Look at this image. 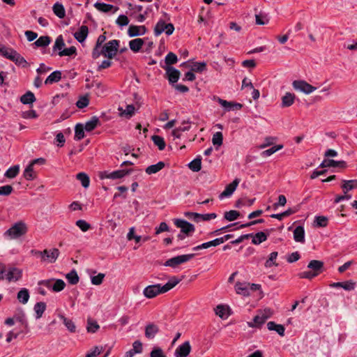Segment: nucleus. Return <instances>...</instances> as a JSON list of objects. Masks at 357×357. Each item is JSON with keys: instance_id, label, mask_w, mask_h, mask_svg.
<instances>
[{"instance_id": "obj_3", "label": "nucleus", "mask_w": 357, "mask_h": 357, "mask_svg": "<svg viewBox=\"0 0 357 357\" xmlns=\"http://www.w3.org/2000/svg\"><path fill=\"white\" fill-rule=\"evenodd\" d=\"M119 40H112L107 42L102 47V53L105 57L108 58L109 59H112L117 53L118 49L119 47Z\"/></svg>"}, {"instance_id": "obj_17", "label": "nucleus", "mask_w": 357, "mask_h": 357, "mask_svg": "<svg viewBox=\"0 0 357 357\" xmlns=\"http://www.w3.org/2000/svg\"><path fill=\"white\" fill-rule=\"evenodd\" d=\"M331 167H339L341 168H344L346 167V162L343 160L335 161L333 160L324 159L319 166V167H321V168Z\"/></svg>"}, {"instance_id": "obj_36", "label": "nucleus", "mask_w": 357, "mask_h": 357, "mask_svg": "<svg viewBox=\"0 0 357 357\" xmlns=\"http://www.w3.org/2000/svg\"><path fill=\"white\" fill-rule=\"evenodd\" d=\"M51 43V38L48 36H43L39 37L34 43L33 45L37 47H45Z\"/></svg>"}, {"instance_id": "obj_51", "label": "nucleus", "mask_w": 357, "mask_h": 357, "mask_svg": "<svg viewBox=\"0 0 357 357\" xmlns=\"http://www.w3.org/2000/svg\"><path fill=\"white\" fill-rule=\"evenodd\" d=\"M84 130L83 124L77 123L75 128V139L80 140L84 138Z\"/></svg>"}, {"instance_id": "obj_9", "label": "nucleus", "mask_w": 357, "mask_h": 357, "mask_svg": "<svg viewBox=\"0 0 357 357\" xmlns=\"http://www.w3.org/2000/svg\"><path fill=\"white\" fill-rule=\"evenodd\" d=\"M165 293L163 287L160 284L149 285L144 289L143 294L148 298H153L156 296Z\"/></svg>"}, {"instance_id": "obj_18", "label": "nucleus", "mask_w": 357, "mask_h": 357, "mask_svg": "<svg viewBox=\"0 0 357 357\" xmlns=\"http://www.w3.org/2000/svg\"><path fill=\"white\" fill-rule=\"evenodd\" d=\"M89 33V28L86 25H82L79 27V30L74 33L73 36L75 38L79 43H83L85 41Z\"/></svg>"}, {"instance_id": "obj_48", "label": "nucleus", "mask_w": 357, "mask_h": 357, "mask_svg": "<svg viewBox=\"0 0 357 357\" xmlns=\"http://www.w3.org/2000/svg\"><path fill=\"white\" fill-rule=\"evenodd\" d=\"M26 332H21L20 329L15 328L8 333L6 335V342H10L13 339L17 338L21 334H26Z\"/></svg>"}, {"instance_id": "obj_7", "label": "nucleus", "mask_w": 357, "mask_h": 357, "mask_svg": "<svg viewBox=\"0 0 357 357\" xmlns=\"http://www.w3.org/2000/svg\"><path fill=\"white\" fill-rule=\"evenodd\" d=\"M184 215L188 219H190L196 222H199L200 221H208L212 219H215L217 217V214L215 213L201 214L190 211L185 212Z\"/></svg>"}, {"instance_id": "obj_59", "label": "nucleus", "mask_w": 357, "mask_h": 357, "mask_svg": "<svg viewBox=\"0 0 357 357\" xmlns=\"http://www.w3.org/2000/svg\"><path fill=\"white\" fill-rule=\"evenodd\" d=\"M15 52V50L12 48H8L5 46L0 47V54L10 60L13 55V52Z\"/></svg>"}, {"instance_id": "obj_55", "label": "nucleus", "mask_w": 357, "mask_h": 357, "mask_svg": "<svg viewBox=\"0 0 357 357\" xmlns=\"http://www.w3.org/2000/svg\"><path fill=\"white\" fill-rule=\"evenodd\" d=\"M180 280L176 277H172L165 284L162 285L163 290L165 293L174 288L177 284H178Z\"/></svg>"}, {"instance_id": "obj_31", "label": "nucleus", "mask_w": 357, "mask_h": 357, "mask_svg": "<svg viewBox=\"0 0 357 357\" xmlns=\"http://www.w3.org/2000/svg\"><path fill=\"white\" fill-rule=\"evenodd\" d=\"M144 45L142 38H135L129 42L130 49L134 52H138Z\"/></svg>"}, {"instance_id": "obj_32", "label": "nucleus", "mask_w": 357, "mask_h": 357, "mask_svg": "<svg viewBox=\"0 0 357 357\" xmlns=\"http://www.w3.org/2000/svg\"><path fill=\"white\" fill-rule=\"evenodd\" d=\"M23 176L26 181H33L36 176L33 171V165L30 162L23 172Z\"/></svg>"}, {"instance_id": "obj_24", "label": "nucleus", "mask_w": 357, "mask_h": 357, "mask_svg": "<svg viewBox=\"0 0 357 357\" xmlns=\"http://www.w3.org/2000/svg\"><path fill=\"white\" fill-rule=\"evenodd\" d=\"M294 239L296 242L303 243L305 242V229L301 225L297 226L293 231Z\"/></svg>"}, {"instance_id": "obj_46", "label": "nucleus", "mask_w": 357, "mask_h": 357, "mask_svg": "<svg viewBox=\"0 0 357 357\" xmlns=\"http://www.w3.org/2000/svg\"><path fill=\"white\" fill-rule=\"evenodd\" d=\"M178 61L177 56L173 52H169L165 58V64L163 66H172Z\"/></svg>"}, {"instance_id": "obj_57", "label": "nucleus", "mask_w": 357, "mask_h": 357, "mask_svg": "<svg viewBox=\"0 0 357 357\" xmlns=\"http://www.w3.org/2000/svg\"><path fill=\"white\" fill-rule=\"evenodd\" d=\"M152 140L154 144L157 146L160 150H163L165 149L166 144L163 137L159 135H153L152 136Z\"/></svg>"}, {"instance_id": "obj_23", "label": "nucleus", "mask_w": 357, "mask_h": 357, "mask_svg": "<svg viewBox=\"0 0 357 357\" xmlns=\"http://www.w3.org/2000/svg\"><path fill=\"white\" fill-rule=\"evenodd\" d=\"M307 268L318 275L324 270V262L319 260H312L309 262Z\"/></svg>"}, {"instance_id": "obj_47", "label": "nucleus", "mask_w": 357, "mask_h": 357, "mask_svg": "<svg viewBox=\"0 0 357 357\" xmlns=\"http://www.w3.org/2000/svg\"><path fill=\"white\" fill-rule=\"evenodd\" d=\"M66 279L68 280V282L70 284H77L79 282V276L77 275V271L75 269H73L70 271L66 275Z\"/></svg>"}, {"instance_id": "obj_42", "label": "nucleus", "mask_w": 357, "mask_h": 357, "mask_svg": "<svg viewBox=\"0 0 357 357\" xmlns=\"http://www.w3.org/2000/svg\"><path fill=\"white\" fill-rule=\"evenodd\" d=\"M256 24L259 25H264L268 23L269 17L264 12H260L255 15Z\"/></svg>"}, {"instance_id": "obj_10", "label": "nucleus", "mask_w": 357, "mask_h": 357, "mask_svg": "<svg viewBox=\"0 0 357 357\" xmlns=\"http://www.w3.org/2000/svg\"><path fill=\"white\" fill-rule=\"evenodd\" d=\"M292 85L295 90L301 91L305 94H310L316 90V87L304 80H295L293 82Z\"/></svg>"}, {"instance_id": "obj_28", "label": "nucleus", "mask_w": 357, "mask_h": 357, "mask_svg": "<svg viewBox=\"0 0 357 357\" xmlns=\"http://www.w3.org/2000/svg\"><path fill=\"white\" fill-rule=\"evenodd\" d=\"M165 165L164 162L160 161L156 164L149 165L145 169V172L147 174L151 175L153 174H155L162 169L165 167Z\"/></svg>"}, {"instance_id": "obj_16", "label": "nucleus", "mask_w": 357, "mask_h": 357, "mask_svg": "<svg viewBox=\"0 0 357 357\" xmlns=\"http://www.w3.org/2000/svg\"><path fill=\"white\" fill-rule=\"evenodd\" d=\"M146 32V28L144 26L130 25L128 30V35L132 38L139 36H143Z\"/></svg>"}, {"instance_id": "obj_61", "label": "nucleus", "mask_w": 357, "mask_h": 357, "mask_svg": "<svg viewBox=\"0 0 357 357\" xmlns=\"http://www.w3.org/2000/svg\"><path fill=\"white\" fill-rule=\"evenodd\" d=\"M75 225L84 232L87 231L91 227V225L84 220H77Z\"/></svg>"}, {"instance_id": "obj_5", "label": "nucleus", "mask_w": 357, "mask_h": 357, "mask_svg": "<svg viewBox=\"0 0 357 357\" xmlns=\"http://www.w3.org/2000/svg\"><path fill=\"white\" fill-rule=\"evenodd\" d=\"M233 236H234L233 234H226L222 237L215 238L212 241H208L206 243H203L197 246H195V247L192 248V250L197 251V250H199L202 249H207L212 246H213V247L218 246V245L223 243L226 241H228L229 239L233 238Z\"/></svg>"}, {"instance_id": "obj_30", "label": "nucleus", "mask_w": 357, "mask_h": 357, "mask_svg": "<svg viewBox=\"0 0 357 357\" xmlns=\"http://www.w3.org/2000/svg\"><path fill=\"white\" fill-rule=\"evenodd\" d=\"M343 184L342 185V188L344 192L346 194L349 190H351L357 188V180H343Z\"/></svg>"}, {"instance_id": "obj_27", "label": "nucleus", "mask_w": 357, "mask_h": 357, "mask_svg": "<svg viewBox=\"0 0 357 357\" xmlns=\"http://www.w3.org/2000/svg\"><path fill=\"white\" fill-rule=\"evenodd\" d=\"M61 79V72L55 70L52 72L45 80V84H52L59 82Z\"/></svg>"}, {"instance_id": "obj_6", "label": "nucleus", "mask_w": 357, "mask_h": 357, "mask_svg": "<svg viewBox=\"0 0 357 357\" xmlns=\"http://www.w3.org/2000/svg\"><path fill=\"white\" fill-rule=\"evenodd\" d=\"M174 224L176 227L180 228L181 232L187 236H192L195 231V225L183 219H174Z\"/></svg>"}, {"instance_id": "obj_1", "label": "nucleus", "mask_w": 357, "mask_h": 357, "mask_svg": "<svg viewBox=\"0 0 357 357\" xmlns=\"http://www.w3.org/2000/svg\"><path fill=\"white\" fill-rule=\"evenodd\" d=\"M27 231V227L26 224L22 221L15 222L10 228L6 230L3 236L6 238H10V239L17 238Z\"/></svg>"}, {"instance_id": "obj_41", "label": "nucleus", "mask_w": 357, "mask_h": 357, "mask_svg": "<svg viewBox=\"0 0 357 357\" xmlns=\"http://www.w3.org/2000/svg\"><path fill=\"white\" fill-rule=\"evenodd\" d=\"M202 158H195L188 164V167L195 172H199L202 168Z\"/></svg>"}, {"instance_id": "obj_45", "label": "nucleus", "mask_w": 357, "mask_h": 357, "mask_svg": "<svg viewBox=\"0 0 357 357\" xmlns=\"http://www.w3.org/2000/svg\"><path fill=\"white\" fill-rule=\"evenodd\" d=\"M77 179L81 182L82 185L84 188H87L90 184V178L89 176L85 174L84 172H79L76 176Z\"/></svg>"}, {"instance_id": "obj_43", "label": "nucleus", "mask_w": 357, "mask_h": 357, "mask_svg": "<svg viewBox=\"0 0 357 357\" xmlns=\"http://www.w3.org/2000/svg\"><path fill=\"white\" fill-rule=\"evenodd\" d=\"M54 13L59 18H63L66 15L65 8L61 3H56L52 8Z\"/></svg>"}, {"instance_id": "obj_19", "label": "nucleus", "mask_w": 357, "mask_h": 357, "mask_svg": "<svg viewBox=\"0 0 357 357\" xmlns=\"http://www.w3.org/2000/svg\"><path fill=\"white\" fill-rule=\"evenodd\" d=\"M158 332V326L153 323H149L145 327V337L149 340L153 339Z\"/></svg>"}, {"instance_id": "obj_58", "label": "nucleus", "mask_w": 357, "mask_h": 357, "mask_svg": "<svg viewBox=\"0 0 357 357\" xmlns=\"http://www.w3.org/2000/svg\"><path fill=\"white\" fill-rule=\"evenodd\" d=\"M59 56H73L77 54V49L74 46H71L68 48H65L62 51L58 52Z\"/></svg>"}, {"instance_id": "obj_56", "label": "nucleus", "mask_w": 357, "mask_h": 357, "mask_svg": "<svg viewBox=\"0 0 357 357\" xmlns=\"http://www.w3.org/2000/svg\"><path fill=\"white\" fill-rule=\"evenodd\" d=\"M66 287V283L61 279L54 280L52 291L59 292L62 291Z\"/></svg>"}, {"instance_id": "obj_2", "label": "nucleus", "mask_w": 357, "mask_h": 357, "mask_svg": "<svg viewBox=\"0 0 357 357\" xmlns=\"http://www.w3.org/2000/svg\"><path fill=\"white\" fill-rule=\"evenodd\" d=\"M160 66L165 70V77L172 86H174L180 78L181 73L173 66H163V61L160 62Z\"/></svg>"}, {"instance_id": "obj_12", "label": "nucleus", "mask_w": 357, "mask_h": 357, "mask_svg": "<svg viewBox=\"0 0 357 357\" xmlns=\"http://www.w3.org/2000/svg\"><path fill=\"white\" fill-rule=\"evenodd\" d=\"M22 275L21 269L15 267H10L6 269V280L9 282L18 281Z\"/></svg>"}, {"instance_id": "obj_54", "label": "nucleus", "mask_w": 357, "mask_h": 357, "mask_svg": "<svg viewBox=\"0 0 357 357\" xmlns=\"http://www.w3.org/2000/svg\"><path fill=\"white\" fill-rule=\"evenodd\" d=\"M167 24L163 20H160L155 26L154 34L156 36L160 35L165 30V26Z\"/></svg>"}, {"instance_id": "obj_34", "label": "nucleus", "mask_w": 357, "mask_h": 357, "mask_svg": "<svg viewBox=\"0 0 357 357\" xmlns=\"http://www.w3.org/2000/svg\"><path fill=\"white\" fill-rule=\"evenodd\" d=\"M36 97L33 93L30 91H26L24 95H22L20 98V101L24 105H29L32 104L36 101Z\"/></svg>"}, {"instance_id": "obj_22", "label": "nucleus", "mask_w": 357, "mask_h": 357, "mask_svg": "<svg viewBox=\"0 0 357 357\" xmlns=\"http://www.w3.org/2000/svg\"><path fill=\"white\" fill-rule=\"evenodd\" d=\"M94 6L97 10L103 13H109L113 10L112 13H114L119 10L118 7H114L112 4H107L105 3L96 2L94 4Z\"/></svg>"}, {"instance_id": "obj_29", "label": "nucleus", "mask_w": 357, "mask_h": 357, "mask_svg": "<svg viewBox=\"0 0 357 357\" xmlns=\"http://www.w3.org/2000/svg\"><path fill=\"white\" fill-rule=\"evenodd\" d=\"M13 55L10 61H13L17 66L25 68L28 63L26 59L22 56L17 51L13 52Z\"/></svg>"}, {"instance_id": "obj_49", "label": "nucleus", "mask_w": 357, "mask_h": 357, "mask_svg": "<svg viewBox=\"0 0 357 357\" xmlns=\"http://www.w3.org/2000/svg\"><path fill=\"white\" fill-rule=\"evenodd\" d=\"M65 46H66V45H65V43H64L63 38V36L61 35H59L56 38L54 45L53 46V52H56V51L60 52V51H62L63 49H65L64 48Z\"/></svg>"}, {"instance_id": "obj_20", "label": "nucleus", "mask_w": 357, "mask_h": 357, "mask_svg": "<svg viewBox=\"0 0 357 357\" xmlns=\"http://www.w3.org/2000/svg\"><path fill=\"white\" fill-rule=\"evenodd\" d=\"M273 229H267L266 231L268 232V234H269V232L271 231H273ZM268 235V234H266L264 231H259L255 234H253V236H250V238H252V243L254 245H259L262 242L266 241Z\"/></svg>"}, {"instance_id": "obj_14", "label": "nucleus", "mask_w": 357, "mask_h": 357, "mask_svg": "<svg viewBox=\"0 0 357 357\" xmlns=\"http://www.w3.org/2000/svg\"><path fill=\"white\" fill-rule=\"evenodd\" d=\"M216 99L218 103L227 111L241 109L243 107V105L241 103L229 102L218 97Z\"/></svg>"}, {"instance_id": "obj_15", "label": "nucleus", "mask_w": 357, "mask_h": 357, "mask_svg": "<svg viewBox=\"0 0 357 357\" xmlns=\"http://www.w3.org/2000/svg\"><path fill=\"white\" fill-rule=\"evenodd\" d=\"M268 319V316H263L259 312L252 321L248 322V326L250 328H261Z\"/></svg>"}, {"instance_id": "obj_52", "label": "nucleus", "mask_w": 357, "mask_h": 357, "mask_svg": "<svg viewBox=\"0 0 357 357\" xmlns=\"http://www.w3.org/2000/svg\"><path fill=\"white\" fill-rule=\"evenodd\" d=\"M235 289L237 294H242L243 296L249 295V290L246 284L237 282L235 285Z\"/></svg>"}, {"instance_id": "obj_4", "label": "nucleus", "mask_w": 357, "mask_h": 357, "mask_svg": "<svg viewBox=\"0 0 357 357\" xmlns=\"http://www.w3.org/2000/svg\"><path fill=\"white\" fill-rule=\"evenodd\" d=\"M132 171L133 169L132 168L118 169L112 172L103 171L100 172L99 177L100 179L110 178L114 180L121 178L125 176L130 174Z\"/></svg>"}, {"instance_id": "obj_13", "label": "nucleus", "mask_w": 357, "mask_h": 357, "mask_svg": "<svg viewBox=\"0 0 357 357\" xmlns=\"http://www.w3.org/2000/svg\"><path fill=\"white\" fill-rule=\"evenodd\" d=\"M191 351V346L189 341H185L179 345L174 351L175 357H187Z\"/></svg>"}, {"instance_id": "obj_60", "label": "nucleus", "mask_w": 357, "mask_h": 357, "mask_svg": "<svg viewBox=\"0 0 357 357\" xmlns=\"http://www.w3.org/2000/svg\"><path fill=\"white\" fill-rule=\"evenodd\" d=\"M278 255V252H273L270 254L268 259L265 262V266L266 268H271L273 266H278V264L275 262Z\"/></svg>"}, {"instance_id": "obj_62", "label": "nucleus", "mask_w": 357, "mask_h": 357, "mask_svg": "<svg viewBox=\"0 0 357 357\" xmlns=\"http://www.w3.org/2000/svg\"><path fill=\"white\" fill-rule=\"evenodd\" d=\"M206 69V63L205 62H195L192 66V71L202 73Z\"/></svg>"}, {"instance_id": "obj_33", "label": "nucleus", "mask_w": 357, "mask_h": 357, "mask_svg": "<svg viewBox=\"0 0 357 357\" xmlns=\"http://www.w3.org/2000/svg\"><path fill=\"white\" fill-rule=\"evenodd\" d=\"M46 303L44 302H38L33 307L34 312L36 313V319H38L42 317L44 312L46 310Z\"/></svg>"}, {"instance_id": "obj_11", "label": "nucleus", "mask_w": 357, "mask_h": 357, "mask_svg": "<svg viewBox=\"0 0 357 357\" xmlns=\"http://www.w3.org/2000/svg\"><path fill=\"white\" fill-rule=\"evenodd\" d=\"M240 181V178H236L231 183L227 185L224 191L219 195V199H222L224 198L229 197L231 196L236 190Z\"/></svg>"}, {"instance_id": "obj_63", "label": "nucleus", "mask_w": 357, "mask_h": 357, "mask_svg": "<svg viewBox=\"0 0 357 357\" xmlns=\"http://www.w3.org/2000/svg\"><path fill=\"white\" fill-rule=\"evenodd\" d=\"M223 136L221 132H216L212 138V142L215 146H220L222 144Z\"/></svg>"}, {"instance_id": "obj_25", "label": "nucleus", "mask_w": 357, "mask_h": 357, "mask_svg": "<svg viewBox=\"0 0 357 357\" xmlns=\"http://www.w3.org/2000/svg\"><path fill=\"white\" fill-rule=\"evenodd\" d=\"M267 328L269 331H275L282 337L284 335L285 328L282 324H278L274 321H269L267 324Z\"/></svg>"}, {"instance_id": "obj_8", "label": "nucleus", "mask_w": 357, "mask_h": 357, "mask_svg": "<svg viewBox=\"0 0 357 357\" xmlns=\"http://www.w3.org/2000/svg\"><path fill=\"white\" fill-rule=\"evenodd\" d=\"M13 317L15 321L20 324L19 329L21 330V332L28 333L29 331L28 321L22 309H17Z\"/></svg>"}, {"instance_id": "obj_53", "label": "nucleus", "mask_w": 357, "mask_h": 357, "mask_svg": "<svg viewBox=\"0 0 357 357\" xmlns=\"http://www.w3.org/2000/svg\"><path fill=\"white\" fill-rule=\"evenodd\" d=\"M100 328L96 321L89 319L87 321L86 330L88 333H94Z\"/></svg>"}, {"instance_id": "obj_35", "label": "nucleus", "mask_w": 357, "mask_h": 357, "mask_svg": "<svg viewBox=\"0 0 357 357\" xmlns=\"http://www.w3.org/2000/svg\"><path fill=\"white\" fill-rule=\"evenodd\" d=\"M295 99V95L294 93L287 92L282 98V107H287L293 105Z\"/></svg>"}, {"instance_id": "obj_38", "label": "nucleus", "mask_w": 357, "mask_h": 357, "mask_svg": "<svg viewBox=\"0 0 357 357\" xmlns=\"http://www.w3.org/2000/svg\"><path fill=\"white\" fill-rule=\"evenodd\" d=\"M99 123H100V121H99L98 118L97 116H94L89 121L86 122L84 128H85L86 131L90 132V131H92L93 130H94Z\"/></svg>"}, {"instance_id": "obj_26", "label": "nucleus", "mask_w": 357, "mask_h": 357, "mask_svg": "<svg viewBox=\"0 0 357 357\" xmlns=\"http://www.w3.org/2000/svg\"><path fill=\"white\" fill-rule=\"evenodd\" d=\"M118 109L120 112V115L121 116H125L127 119H130L134 115L135 107L133 105L130 104L127 105L125 109H123L122 107H119Z\"/></svg>"}, {"instance_id": "obj_39", "label": "nucleus", "mask_w": 357, "mask_h": 357, "mask_svg": "<svg viewBox=\"0 0 357 357\" xmlns=\"http://www.w3.org/2000/svg\"><path fill=\"white\" fill-rule=\"evenodd\" d=\"M20 172V165H15L8 168L4 174V176L8 178H15Z\"/></svg>"}, {"instance_id": "obj_21", "label": "nucleus", "mask_w": 357, "mask_h": 357, "mask_svg": "<svg viewBox=\"0 0 357 357\" xmlns=\"http://www.w3.org/2000/svg\"><path fill=\"white\" fill-rule=\"evenodd\" d=\"M59 250L57 248L47 250V254L43 255L42 261L54 263L58 258Z\"/></svg>"}, {"instance_id": "obj_64", "label": "nucleus", "mask_w": 357, "mask_h": 357, "mask_svg": "<svg viewBox=\"0 0 357 357\" xmlns=\"http://www.w3.org/2000/svg\"><path fill=\"white\" fill-rule=\"evenodd\" d=\"M151 357H167V356L164 354L163 350L158 347H155L153 348L152 351L150 353Z\"/></svg>"}, {"instance_id": "obj_37", "label": "nucleus", "mask_w": 357, "mask_h": 357, "mask_svg": "<svg viewBox=\"0 0 357 357\" xmlns=\"http://www.w3.org/2000/svg\"><path fill=\"white\" fill-rule=\"evenodd\" d=\"M17 298L22 304H26L29 299V292L26 288L21 289L17 293Z\"/></svg>"}, {"instance_id": "obj_44", "label": "nucleus", "mask_w": 357, "mask_h": 357, "mask_svg": "<svg viewBox=\"0 0 357 357\" xmlns=\"http://www.w3.org/2000/svg\"><path fill=\"white\" fill-rule=\"evenodd\" d=\"M59 318L63 321V324L70 333H75L76 331V326L75 323L63 315H60Z\"/></svg>"}, {"instance_id": "obj_40", "label": "nucleus", "mask_w": 357, "mask_h": 357, "mask_svg": "<svg viewBox=\"0 0 357 357\" xmlns=\"http://www.w3.org/2000/svg\"><path fill=\"white\" fill-rule=\"evenodd\" d=\"M328 218L323 215H317L314 218V225L316 227H325L328 225Z\"/></svg>"}, {"instance_id": "obj_50", "label": "nucleus", "mask_w": 357, "mask_h": 357, "mask_svg": "<svg viewBox=\"0 0 357 357\" xmlns=\"http://www.w3.org/2000/svg\"><path fill=\"white\" fill-rule=\"evenodd\" d=\"M241 214L238 211L231 210L224 213V218L229 222L236 220L240 217Z\"/></svg>"}]
</instances>
